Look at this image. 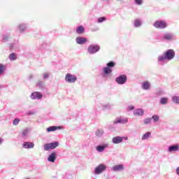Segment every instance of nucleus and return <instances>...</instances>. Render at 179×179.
I'll list each match as a JSON object with an SVG mask.
<instances>
[{
	"label": "nucleus",
	"instance_id": "a19ab883",
	"mask_svg": "<svg viewBox=\"0 0 179 179\" xmlns=\"http://www.w3.org/2000/svg\"><path fill=\"white\" fill-rule=\"evenodd\" d=\"M132 110H135V106L133 105H130L127 107V111H132Z\"/></svg>",
	"mask_w": 179,
	"mask_h": 179
},
{
	"label": "nucleus",
	"instance_id": "a211bd4d",
	"mask_svg": "<svg viewBox=\"0 0 179 179\" xmlns=\"http://www.w3.org/2000/svg\"><path fill=\"white\" fill-rule=\"evenodd\" d=\"M17 27H18V30H19L20 33L23 34V33H24V31H26V30L27 29V24H24V23H21L18 25Z\"/></svg>",
	"mask_w": 179,
	"mask_h": 179
},
{
	"label": "nucleus",
	"instance_id": "39448f33",
	"mask_svg": "<svg viewBox=\"0 0 179 179\" xmlns=\"http://www.w3.org/2000/svg\"><path fill=\"white\" fill-rule=\"evenodd\" d=\"M153 26L155 27V29H166L168 24L164 20H157L154 22Z\"/></svg>",
	"mask_w": 179,
	"mask_h": 179
},
{
	"label": "nucleus",
	"instance_id": "9b49d317",
	"mask_svg": "<svg viewBox=\"0 0 179 179\" xmlns=\"http://www.w3.org/2000/svg\"><path fill=\"white\" fill-rule=\"evenodd\" d=\"M128 141V137H122V136H115L112 138V143L114 145H120V143H122V141Z\"/></svg>",
	"mask_w": 179,
	"mask_h": 179
},
{
	"label": "nucleus",
	"instance_id": "9d476101",
	"mask_svg": "<svg viewBox=\"0 0 179 179\" xmlns=\"http://www.w3.org/2000/svg\"><path fill=\"white\" fill-rule=\"evenodd\" d=\"M106 169H107V166H106L104 164H101L95 168L94 174H96V175L101 174V173H103L104 171H106Z\"/></svg>",
	"mask_w": 179,
	"mask_h": 179
},
{
	"label": "nucleus",
	"instance_id": "c9c22d12",
	"mask_svg": "<svg viewBox=\"0 0 179 179\" xmlns=\"http://www.w3.org/2000/svg\"><path fill=\"white\" fill-rule=\"evenodd\" d=\"M172 101L176 103V104H179V96H172Z\"/></svg>",
	"mask_w": 179,
	"mask_h": 179
},
{
	"label": "nucleus",
	"instance_id": "7c9ffc66",
	"mask_svg": "<svg viewBox=\"0 0 179 179\" xmlns=\"http://www.w3.org/2000/svg\"><path fill=\"white\" fill-rule=\"evenodd\" d=\"M152 120L154 123L159 122V120H160V117L157 115H154L151 117V120Z\"/></svg>",
	"mask_w": 179,
	"mask_h": 179
},
{
	"label": "nucleus",
	"instance_id": "7ed1b4c3",
	"mask_svg": "<svg viewBox=\"0 0 179 179\" xmlns=\"http://www.w3.org/2000/svg\"><path fill=\"white\" fill-rule=\"evenodd\" d=\"M99 51H100V46L98 44H91L87 49V52L90 54V55H94V54H97Z\"/></svg>",
	"mask_w": 179,
	"mask_h": 179
},
{
	"label": "nucleus",
	"instance_id": "ea45409f",
	"mask_svg": "<svg viewBox=\"0 0 179 179\" xmlns=\"http://www.w3.org/2000/svg\"><path fill=\"white\" fill-rule=\"evenodd\" d=\"M19 122H20V119L19 118H15L14 119V120L13 121V125H18Z\"/></svg>",
	"mask_w": 179,
	"mask_h": 179
},
{
	"label": "nucleus",
	"instance_id": "dca6fc26",
	"mask_svg": "<svg viewBox=\"0 0 179 179\" xmlns=\"http://www.w3.org/2000/svg\"><path fill=\"white\" fill-rule=\"evenodd\" d=\"M152 87V84L149 81H144L141 84V88L143 90H150V88Z\"/></svg>",
	"mask_w": 179,
	"mask_h": 179
},
{
	"label": "nucleus",
	"instance_id": "5701e85b",
	"mask_svg": "<svg viewBox=\"0 0 179 179\" xmlns=\"http://www.w3.org/2000/svg\"><path fill=\"white\" fill-rule=\"evenodd\" d=\"M113 171H122L124 170V165L122 164H119L113 166L112 168Z\"/></svg>",
	"mask_w": 179,
	"mask_h": 179
},
{
	"label": "nucleus",
	"instance_id": "4be33fe9",
	"mask_svg": "<svg viewBox=\"0 0 179 179\" xmlns=\"http://www.w3.org/2000/svg\"><path fill=\"white\" fill-rule=\"evenodd\" d=\"M29 134H30V129L27 128L22 130L20 136L21 138H27Z\"/></svg>",
	"mask_w": 179,
	"mask_h": 179
},
{
	"label": "nucleus",
	"instance_id": "f03ea898",
	"mask_svg": "<svg viewBox=\"0 0 179 179\" xmlns=\"http://www.w3.org/2000/svg\"><path fill=\"white\" fill-rule=\"evenodd\" d=\"M174 57H176V52H174V50L169 49L164 52L162 55L159 56L158 62H163V61H171V59H174Z\"/></svg>",
	"mask_w": 179,
	"mask_h": 179
},
{
	"label": "nucleus",
	"instance_id": "6ab92c4d",
	"mask_svg": "<svg viewBox=\"0 0 179 179\" xmlns=\"http://www.w3.org/2000/svg\"><path fill=\"white\" fill-rule=\"evenodd\" d=\"M145 114V110L142 108L136 109L134 110V115L136 117H142Z\"/></svg>",
	"mask_w": 179,
	"mask_h": 179
},
{
	"label": "nucleus",
	"instance_id": "6e6552de",
	"mask_svg": "<svg viewBox=\"0 0 179 179\" xmlns=\"http://www.w3.org/2000/svg\"><path fill=\"white\" fill-rule=\"evenodd\" d=\"M127 80H128V78H127L125 74H122L115 78V82L117 85H125Z\"/></svg>",
	"mask_w": 179,
	"mask_h": 179
},
{
	"label": "nucleus",
	"instance_id": "20e7f679",
	"mask_svg": "<svg viewBox=\"0 0 179 179\" xmlns=\"http://www.w3.org/2000/svg\"><path fill=\"white\" fill-rule=\"evenodd\" d=\"M59 146V143L58 141H55L53 143H48L43 145L44 150H46V152H48V150H52L55 149L56 148H58Z\"/></svg>",
	"mask_w": 179,
	"mask_h": 179
},
{
	"label": "nucleus",
	"instance_id": "a878e982",
	"mask_svg": "<svg viewBox=\"0 0 179 179\" xmlns=\"http://www.w3.org/2000/svg\"><path fill=\"white\" fill-rule=\"evenodd\" d=\"M150 135H152V133L150 131H148L145 134H144L141 138L142 141H146L150 138Z\"/></svg>",
	"mask_w": 179,
	"mask_h": 179
},
{
	"label": "nucleus",
	"instance_id": "58836bf2",
	"mask_svg": "<svg viewBox=\"0 0 179 179\" xmlns=\"http://www.w3.org/2000/svg\"><path fill=\"white\" fill-rule=\"evenodd\" d=\"M135 5L141 6L143 3V0H134Z\"/></svg>",
	"mask_w": 179,
	"mask_h": 179
},
{
	"label": "nucleus",
	"instance_id": "4468645a",
	"mask_svg": "<svg viewBox=\"0 0 179 179\" xmlns=\"http://www.w3.org/2000/svg\"><path fill=\"white\" fill-rule=\"evenodd\" d=\"M30 97L32 100H40L43 99V95L41 92H34L31 94Z\"/></svg>",
	"mask_w": 179,
	"mask_h": 179
},
{
	"label": "nucleus",
	"instance_id": "412c9836",
	"mask_svg": "<svg viewBox=\"0 0 179 179\" xmlns=\"http://www.w3.org/2000/svg\"><path fill=\"white\" fill-rule=\"evenodd\" d=\"M133 26L136 29H138L139 27H141L142 26V20L141 19L134 20L133 22Z\"/></svg>",
	"mask_w": 179,
	"mask_h": 179
},
{
	"label": "nucleus",
	"instance_id": "f3484780",
	"mask_svg": "<svg viewBox=\"0 0 179 179\" xmlns=\"http://www.w3.org/2000/svg\"><path fill=\"white\" fill-rule=\"evenodd\" d=\"M55 160H57V152H53L49 155L48 157V162H50V163H55Z\"/></svg>",
	"mask_w": 179,
	"mask_h": 179
},
{
	"label": "nucleus",
	"instance_id": "79ce46f5",
	"mask_svg": "<svg viewBox=\"0 0 179 179\" xmlns=\"http://www.w3.org/2000/svg\"><path fill=\"white\" fill-rule=\"evenodd\" d=\"M27 115H34V112L29 111L28 113H27Z\"/></svg>",
	"mask_w": 179,
	"mask_h": 179
},
{
	"label": "nucleus",
	"instance_id": "0eeeda50",
	"mask_svg": "<svg viewBox=\"0 0 179 179\" xmlns=\"http://www.w3.org/2000/svg\"><path fill=\"white\" fill-rule=\"evenodd\" d=\"M64 80L66 83H75V82L78 80V77H76L75 75L68 73L66 74Z\"/></svg>",
	"mask_w": 179,
	"mask_h": 179
},
{
	"label": "nucleus",
	"instance_id": "473e14b6",
	"mask_svg": "<svg viewBox=\"0 0 179 179\" xmlns=\"http://www.w3.org/2000/svg\"><path fill=\"white\" fill-rule=\"evenodd\" d=\"M143 124L145 125H149V124H152V119L151 117H147L143 120Z\"/></svg>",
	"mask_w": 179,
	"mask_h": 179
},
{
	"label": "nucleus",
	"instance_id": "cd10ccee",
	"mask_svg": "<svg viewBox=\"0 0 179 179\" xmlns=\"http://www.w3.org/2000/svg\"><path fill=\"white\" fill-rule=\"evenodd\" d=\"M6 71V66L0 63V76Z\"/></svg>",
	"mask_w": 179,
	"mask_h": 179
},
{
	"label": "nucleus",
	"instance_id": "bb28decb",
	"mask_svg": "<svg viewBox=\"0 0 179 179\" xmlns=\"http://www.w3.org/2000/svg\"><path fill=\"white\" fill-rule=\"evenodd\" d=\"M45 85V84L43 80H38V82L36 83V87H38L39 89H44Z\"/></svg>",
	"mask_w": 179,
	"mask_h": 179
},
{
	"label": "nucleus",
	"instance_id": "37998d69",
	"mask_svg": "<svg viewBox=\"0 0 179 179\" xmlns=\"http://www.w3.org/2000/svg\"><path fill=\"white\" fill-rule=\"evenodd\" d=\"M176 173L177 176H179V166L178 168H176Z\"/></svg>",
	"mask_w": 179,
	"mask_h": 179
},
{
	"label": "nucleus",
	"instance_id": "b1692460",
	"mask_svg": "<svg viewBox=\"0 0 179 179\" xmlns=\"http://www.w3.org/2000/svg\"><path fill=\"white\" fill-rule=\"evenodd\" d=\"M61 127L58 126H50L46 129L47 132H54V131H57L60 129Z\"/></svg>",
	"mask_w": 179,
	"mask_h": 179
},
{
	"label": "nucleus",
	"instance_id": "393cba45",
	"mask_svg": "<svg viewBox=\"0 0 179 179\" xmlns=\"http://www.w3.org/2000/svg\"><path fill=\"white\" fill-rule=\"evenodd\" d=\"M76 33L77 34H83L85 33V27L82 25L78 26L76 29Z\"/></svg>",
	"mask_w": 179,
	"mask_h": 179
},
{
	"label": "nucleus",
	"instance_id": "e433bc0d",
	"mask_svg": "<svg viewBox=\"0 0 179 179\" xmlns=\"http://www.w3.org/2000/svg\"><path fill=\"white\" fill-rule=\"evenodd\" d=\"M9 34H6V35H3L1 36V39L4 41V43H6V41H8V40H9Z\"/></svg>",
	"mask_w": 179,
	"mask_h": 179
},
{
	"label": "nucleus",
	"instance_id": "ddd939ff",
	"mask_svg": "<svg viewBox=\"0 0 179 179\" xmlns=\"http://www.w3.org/2000/svg\"><path fill=\"white\" fill-rule=\"evenodd\" d=\"M178 150H179V145L173 144L168 147L167 152L168 153H174V152H178Z\"/></svg>",
	"mask_w": 179,
	"mask_h": 179
},
{
	"label": "nucleus",
	"instance_id": "c85d7f7f",
	"mask_svg": "<svg viewBox=\"0 0 179 179\" xmlns=\"http://www.w3.org/2000/svg\"><path fill=\"white\" fill-rule=\"evenodd\" d=\"M159 103L162 106H166V104H167V103H169V99L166 98V97H162V98H161Z\"/></svg>",
	"mask_w": 179,
	"mask_h": 179
},
{
	"label": "nucleus",
	"instance_id": "de8ad7c7",
	"mask_svg": "<svg viewBox=\"0 0 179 179\" xmlns=\"http://www.w3.org/2000/svg\"><path fill=\"white\" fill-rule=\"evenodd\" d=\"M102 1H110V0H102Z\"/></svg>",
	"mask_w": 179,
	"mask_h": 179
},
{
	"label": "nucleus",
	"instance_id": "49530a36",
	"mask_svg": "<svg viewBox=\"0 0 179 179\" xmlns=\"http://www.w3.org/2000/svg\"><path fill=\"white\" fill-rule=\"evenodd\" d=\"M0 89H2V85H0Z\"/></svg>",
	"mask_w": 179,
	"mask_h": 179
},
{
	"label": "nucleus",
	"instance_id": "c03bdc74",
	"mask_svg": "<svg viewBox=\"0 0 179 179\" xmlns=\"http://www.w3.org/2000/svg\"><path fill=\"white\" fill-rule=\"evenodd\" d=\"M33 78H34V76H33L32 74H30V75L29 76V80H31V79H33Z\"/></svg>",
	"mask_w": 179,
	"mask_h": 179
},
{
	"label": "nucleus",
	"instance_id": "f704fd0d",
	"mask_svg": "<svg viewBox=\"0 0 179 179\" xmlns=\"http://www.w3.org/2000/svg\"><path fill=\"white\" fill-rule=\"evenodd\" d=\"M106 20H107L106 17H100L97 19L96 22L97 23H103V22H106Z\"/></svg>",
	"mask_w": 179,
	"mask_h": 179
},
{
	"label": "nucleus",
	"instance_id": "aec40b11",
	"mask_svg": "<svg viewBox=\"0 0 179 179\" xmlns=\"http://www.w3.org/2000/svg\"><path fill=\"white\" fill-rule=\"evenodd\" d=\"M22 148H24V149H33V148H34V143L29 141L24 142Z\"/></svg>",
	"mask_w": 179,
	"mask_h": 179
},
{
	"label": "nucleus",
	"instance_id": "f257e3e1",
	"mask_svg": "<svg viewBox=\"0 0 179 179\" xmlns=\"http://www.w3.org/2000/svg\"><path fill=\"white\" fill-rule=\"evenodd\" d=\"M115 67V62L110 61L106 64V66L102 69L101 76L105 80H108L111 78V73H113V68Z\"/></svg>",
	"mask_w": 179,
	"mask_h": 179
},
{
	"label": "nucleus",
	"instance_id": "a18cd8bd",
	"mask_svg": "<svg viewBox=\"0 0 179 179\" xmlns=\"http://www.w3.org/2000/svg\"><path fill=\"white\" fill-rule=\"evenodd\" d=\"M3 141L2 138H0V145L2 143Z\"/></svg>",
	"mask_w": 179,
	"mask_h": 179
},
{
	"label": "nucleus",
	"instance_id": "423d86ee",
	"mask_svg": "<svg viewBox=\"0 0 179 179\" xmlns=\"http://www.w3.org/2000/svg\"><path fill=\"white\" fill-rule=\"evenodd\" d=\"M162 40H164V41H174V40H176V35L173 33L166 32L162 36Z\"/></svg>",
	"mask_w": 179,
	"mask_h": 179
},
{
	"label": "nucleus",
	"instance_id": "2f4dec72",
	"mask_svg": "<svg viewBox=\"0 0 179 179\" xmlns=\"http://www.w3.org/2000/svg\"><path fill=\"white\" fill-rule=\"evenodd\" d=\"M112 107H113V105H111L110 103H106V104L102 105L103 110H111Z\"/></svg>",
	"mask_w": 179,
	"mask_h": 179
},
{
	"label": "nucleus",
	"instance_id": "2eb2a0df",
	"mask_svg": "<svg viewBox=\"0 0 179 179\" xmlns=\"http://www.w3.org/2000/svg\"><path fill=\"white\" fill-rule=\"evenodd\" d=\"M76 43L80 45H83L87 43V38L83 36H78L76 38Z\"/></svg>",
	"mask_w": 179,
	"mask_h": 179
},
{
	"label": "nucleus",
	"instance_id": "1a4fd4ad",
	"mask_svg": "<svg viewBox=\"0 0 179 179\" xmlns=\"http://www.w3.org/2000/svg\"><path fill=\"white\" fill-rule=\"evenodd\" d=\"M115 124H128V117H125L123 116L117 117L113 121V124L115 125Z\"/></svg>",
	"mask_w": 179,
	"mask_h": 179
},
{
	"label": "nucleus",
	"instance_id": "c756f323",
	"mask_svg": "<svg viewBox=\"0 0 179 179\" xmlns=\"http://www.w3.org/2000/svg\"><path fill=\"white\" fill-rule=\"evenodd\" d=\"M9 59L10 61H16L17 59V55L15 53H10L9 55Z\"/></svg>",
	"mask_w": 179,
	"mask_h": 179
},
{
	"label": "nucleus",
	"instance_id": "4c0bfd02",
	"mask_svg": "<svg viewBox=\"0 0 179 179\" xmlns=\"http://www.w3.org/2000/svg\"><path fill=\"white\" fill-rule=\"evenodd\" d=\"M50 78V73H44L43 74V80H47V79H48Z\"/></svg>",
	"mask_w": 179,
	"mask_h": 179
},
{
	"label": "nucleus",
	"instance_id": "72a5a7b5",
	"mask_svg": "<svg viewBox=\"0 0 179 179\" xmlns=\"http://www.w3.org/2000/svg\"><path fill=\"white\" fill-rule=\"evenodd\" d=\"M104 134V130L103 129H98L96 131V136H103V135Z\"/></svg>",
	"mask_w": 179,
	"mask_h": 179
},
{
	"label": "nucleus",
	"instance_id": "f8f14e48",
	"mask_svg": "<svg viewBox=\"0 0 179 179\" xmlns=\"http://www.w3.org/2000/svg\"><path fill=\"white\" fill-rule=\"evenodd\" d=\"M109 146H110V144L108 143H106L96 146V150L99 153H102V152H104V150L108 148Z\"/></svg>",
	"mask_w": 179,
	"mask_h": 179
}]
</instances>
